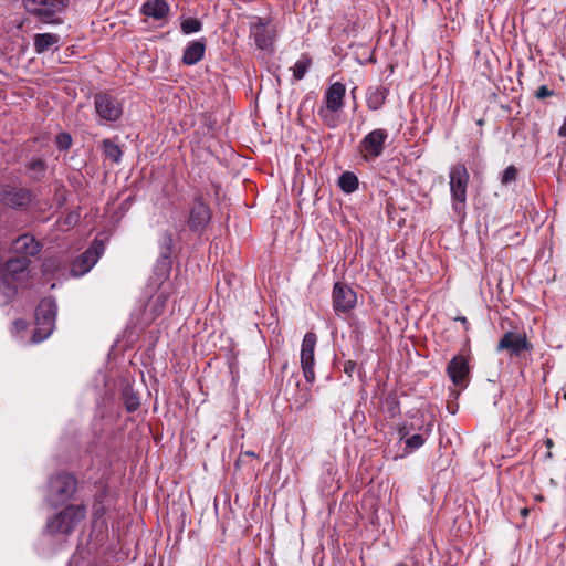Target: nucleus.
Masks as SVG:
<instances>
[{"label":"nucleus","mask_w":566,"mask_h":566,"mask_svg":"<svg viewBox=\"0 0 566 566\" xmlns=\"http://www.w3.org/2000/svg\"><path fill=\"white\" fill-rule=\"evenodd\" d=\"M449 179L452 210L459 220L462 221L465 217L467 190L470 180L465 165L458 163L451 166Z\"/></svg>","instance_id":"1"},{"label":"nucleus","mask_w":566,"mask_h":566,"mask_svg":"<svg viewBox=\"0 0 566 566\" xmlns=\"http://www.w3.org/2000/svg\"><path fill=\"white\" fill-rule=\"evenodd\" d=\"M27 169L30 172L32 180H41L46 171V163L42 158H34L28 165Z\"/></svg>","instance_id":"26"},{"label":"nucleus","mask_w":566,"mask_h":566,"mask_svg":"<svg viewBox=\"0 0 566 566\" xmlns=\"http://www.w3.org/2000/svg\"><path fill=\"white\" fill-rule=\"evenodd\" d=\"M180 29L184 34H191L199 32L202 29V23L197 18H187L181 21Z\"/></svg>","instance_id":"33"},{"label":"nucleus","mask_w":566,"mask_h":566,"mask_svg":"<svg viewBox=\"0 0 566 566\" xmlns=\"http://www.w3.org/2000/svg\"><path fill=\"white\" fill-rule=\"evenodd\" d=\"M388 132L384 128H377L368 133L359 143V153L366 159H375L382 155L385 143L388 139Z\"/></svg>","instance_id":"7"},{"label":"nucleus","mask_w":566,"mask_h":566,"mask_svg":"<svg viewBox=\"0 0 566 566\" xmlns=\"http://www.w3.org/2000/svg\"><path fill=\"white\" fill-rule=\"evenodd\" d=\"M311 64L312 59L308 55L303 54L292 67L294 78L297 81L302 80L307 73Z\"/></svg>","instance_id":"30"},{"label":"nucleus","mask_w":566,"mask_h":566,"mask_svg":"<svg viewBox=\"0 0 566 566\" xmlns=\"http://www.w3.org/2000/svg\"><path fill=\"white\" fill-rule=\"evenodd\" d=\"M19 284L0 273V304H8L17 294Z\"/></svg>","instance_id":"22"},{"label":"nucleus","mask_w":566,"mask_h":566,"mask_svg":"<svg viewBox=\"0 0 566 566\" xmlns=\"http://www.w3.org/2000/svg\"><path fill=\"white\" fill-rule=\"evenodd\" d=\"M211 219L210 208L202 198H196L189 212L188 227L191 231H201Z\"/></svg>","instance_id":"14"},{"label":"nucleus","mask_w":566,"mask_h":566,"mask_svg":"<svg viewBox=\"0 0 566 566\" xmlns=\"http://www.w3.org/2000/svg\"><path fill=\"white\" fill-rule=\"evenodd\" d=\"M30 259L11 258L0 269V273L20 284L28 275Z\"/></svg>","instance_id":"16"},{"label":"nucleus","mask_w":566,"mask_h":566,"mask_svg":"<svg viewBox=\"0 0 566 566\" xmlns=\"http://www.w3.org/2000/svg\"><path fill=\"white\" fill-rule=\"evenodd\" d=\"M159 256L171 258L174 238L170 231H163L159 235Z\"/></svg>","instance_id":"28"},{"label":"nucleus","mask_w":566,"mask_h":566,"mask_svg":"<svg viewBox=\"0 0 566 566\" xmlns=\"http://www.w3.org/2000/svg\"><path fill=\"white\" fill-rule=\"evenodd\" d=\"M103 251V242L94 240L91 247L73 261L71 265L72 275L82 276L86 274L95 265Z\"/></svg>","instance_id":"10"},{"label":"nucleus","mask_w":566,"mask_h":566,"mask_svg":"<svg viewBox=\"0 0 566 566\" xmlns=\"http://www.w3.org/2000/svg\"><path fill=\"white\" fill-rule=\"evenodd\" d=\"M12 249L20 258L29 259L40 252L41 244L33 235L22 234L13 241Z\"/></svg>","instance_id":"17"},{"label":"nucleus","mask_w":566,"mask_h":566,"mask_svg":"<svg viewBox=\"0 0 566 566\" xmlns=\"http://www.w3.org/2000/svg\"><path fill=\"white\" fill-rule=\"evenodd\" d=\"M77 480L65 472L57 473L49 480L46 501L52 506H59L71 500L76 492Z\"/></svg>","instance_id":"5"},{"label":"nucleus","mask_w":566,"mask_h":566,"mask_svg":"<svg viewBox=\"0 0 566 566\" xmlns=\"http://www.w3.org/2000/svg\"><path fill=\"white\" fill-rule=\"evenodd\" d=\"M517 177V169L514 166H509L504 169L501 178V182L506 185L512 181H515Z\"/></svg>","instance_id":"35"},{"label":"nucleus","mask_w":566,"mask_h":566,"mask_svg":"<svg viewBox=\"0 0 566 566\" xmlns=\"http://www.w3.org/2000/svg\"><path fill=\"white\" fill-rule=\"evenodd\" d=\"M346 87L343 83H333L325 93L326 109L331 112H338L344 106V97Z\"/></svg>","instance_id":"18"},{"label":"nucleus","mask_w":566,"mask_h":566,"mask_svg":"<svg viewBox=\"0 0 566 566\" xmlns=\"http://www.w3.org/2000/svg\"><path fill=\"white\" fill-rule=\"evenodd\" d=\"M356 293L348 285L336 282L333 287V307L336 313H347L355 307Z\"/></svg>","instance_id":"13"},{"label":"nucleus","mask_w":566,"mask_h":566,"mask_svg":"<svg viewBox=\"0 0 566 566\" xmlns=\"http://www.w3.org/2000/svg\"><path fill=\"white\" fill-rule=\"evenodd\" d=\"M356 367H357V364H356L355 361H353V360H347V361H345V364H344V373H345L346 375H348L349 377H352V375H353V373L355 371Z\"/></svg>","instance_id":"37"},{"label":"nucleus","mask_w":566,"mask_h":566,"mask_svg":"<svg viewBox=\"0 0 566 566\" xmlns=\"http://www.w3.org/2000/svg\"><path fill=\"white\" fill-rule=\"evenodd\" d=\"M544 444L546 446V448L548 450H552V448L554 447V441H553V439L547 438V439L544 440Z\"/></svg>","instance_id":"41"},{"label":"nucleus","mask_w":566,"mask_h":566,"mask_svg":"<svg viewBox=\"0 0 566 566\" xmlns=\"http://www.w3.org/2000/svg\"><path fill=\"white\" fill-rule=\"evenodd\" d=\"M389 90L382 85L370 86L367 90L366 103L370 111H378L385 104Z\"/></svg>","instance_id":"21"},{"label":"nucleus","mask_w":566,"mask_h":566,"mask_svg":"<svg viewBox=\"0 0 566 566\" xmlns=\"http://www.w3.org/2000/svg\"><path fill=\"white\" fill-rule=\"evenodd\" d=\"M102 144L105 157L114 163H119L123 156L120 147L111 139H104Z\"/></svg>","instance_id":"29"},{"label":"nucleus","mask_w":566,"mask_h":566,"mask_svg":"<svg viewBox=\"0 0 566 566\" xmlns=\"http://www.w3.org/2000/svg\"><path fill=\"white\" fill-rule=\"evenodd\" d=\"M55 144L60 150H67L72 145V137L67 133H60L55 138Z\"/></svg>","instance_id":"34"},{"label":"nucleus","mask_w":566,"mask_h":566,"mask_svg":"<svg viewBox=\"0 0 566 566\" xmlns=\"http://www.w3.org/2000/svg\"><path fill=\"white\" fill-rule=\"evenodd\" d=\"M243 457H251V458H255V457H256V454H255V452H253V451H245V452L241 453V454H240V457H239V459L235 461V467H237V468H240V465H241V463H242V458H243Z\"/></svg>","instance_id":"38"},{"label":"nucleus","mask_w":566,"mask_h":566,"mask_svg":"<svg viewBox=\"0 0 566 566\" xmlns=\"http://www.w3.org/2000/svg\"><path fill=\"white\" fill-rule=\"evenodd\" d=\"M32 198V192L29 189L0 185V202L10 208L24 209L29 207Z\"/></svg>","instance_id":"11"},{"label":"nucleus","mask_w":566,"mask_h":566,"mask_svg":"<svg viewBox=\"0 0 566 566\" xmlns=\"http://www.w3.org/2000/svg\"><path fill=\"white\" fill-rule=\"evenodd\" d=\"M532 344L527 340L524 333L509 331L499 340L497 352H507L511 358L520 357L523 353L531 352Z\"/></svg>","instance_id":"8"},{"label":"nucleus","mask_w":566,"mask_h":566,"mask_svg":"<svg viewBox=\"0 0 566 566\" xmlns=\"http://www.w3.org/2000/svg\"><path fill=\"white\" fill-rule=\"evenodd\" d=\"M554 95V91L549 90L546 85H542L535 92V96L538 99H544Z\"/></svg>","instance_id":"36"},{"label":"nucleus","mask_w":566,"mask_h":566,"mask_svg":"<svg viewBox=\"0 0 566 566\" xmlns=\"http://www.w3.org/2000/svg\"><path fill=\"white\" fill-rule=\"evenodd\" d=\"M399 434H400V439L405 441V439L408 438L409 428L407 426H401L399 428Z\"/></svg>","instance_id":"39"},{"label":"nucleus","mask_w":566,"mask_h":566,"mask_svg":"<svg viewBox=\"0 0 566 566\" xmlns=\"http://www.w3.org/2000/svg\"><path fill=\"white\" fill-rule=\"evenodd\" d=\"M470 373L468 358L462 355L454 356L447 366V374L458 387H467Z\"/></svg>","instance_id":"15"},{"label":"nucleus","mask_w":566,"mask_h":566,"mask_svg":"<svg viewBox=\"0 0 566 566\" xmlns=\"http://www.w3.org/2000/svg\"><path fill=\"white\" fill-rule=\"evenodd\" d=\"M84 517V506L69 505L63 511L48 520L45 532L52 536H67Z\"/></svg>","instance_id":"4"},{"label":"nucleus","mask_w":566,"mask_h":566,"mask_svg":"<svg viewBox=\"0 0 566 566\" xmlns=\"http://www.w3.org/2000/svg\"><path fill=\"white\" fill-rule=\"evenodd\" d=\"M123 400L125 408L128 412H134L140 407V399L139 397L133 391L132 388H125L123 390Z\"/></svg>","instance_id":"31"},{"label":"nucleus","mask_w":566,"mask_h":566,"mask_svg":"<svg viewBox=\"0 0 566 566\" xmlns=\"http://www.w3.org/2000/svg\"><path fill=\"white\" fill-rule=\"evenodd\" d=\"M430 432H431V429L429 427H427L423 430V432L416 433V434H412V436L406 438L405 439L406 451L409 453V452H412V451L421 448L424 444V442L427 441Z\"/></svg>","instance_id":"24"},{"label":"nucleus","mask_w":566,"mask_h":566,"mask_svg":"<svg viewBox=\"0 0 566 566\" xmlns=\"http://www.w3.org/2000/svg\"><path fill=\"white\" fill-rule=\"evenodd\" d=\"M70 0H23V7L28 13L43 23L61 24L60 14L67 8Z\"/></svg>","instance_id":"2"},{"label":"nucleus","mask_w":566,"mask_h":566,"mask_svg":"<svg viewBox=\"0 0 566 566\" xmlns=\"http://www.w3.org/2000/svg\"><path fill=\"white\" fill-rule=\"evenodd\" d=\"M558 135H559L560 137L566 138V116H565V119H564L563 125L560 126V128H559V130H558Z\"/></svg>","instance_id":"40"},{"label":"nucleus","mask_w":566,"mask_h":566,"mask_svg":"<svg viewBox=\"0 0 566 566\" xmlns=\"http://www.w3.org/2000/svg\"><path fill=\"white\" fill-rule=\"evenodd\" d=\"M168 301V295L166 293L158 294L150 303L149 311L151 313V319L158 317L163 314L166 304Z\"/></svg>","instance_id":"32"},{"label":"nucleus","mask_w":566,"mask_h":566,"mask_svg":"<svg viewBox=\"0 0 566 566\" xmlns=\"http://www.w3.org/2000/svg\"><path fill=\"white\" fill-rule=\"evenodd\" d=\"M169 10V4L165 0H146L140 7L142 14L155 20L165 19Z\"/></svg>","instance_id":"19"},{"label":"nucleus","mask_w":566,"mask_h":566,"mask_svg":"<svg viewBox=\"0 0 566 566\" xmlns=\"http://www.w3.org/2000/svg\"><path fill=\"white\" fill-rule=\"evenodd\" d=\"M57 305L54 298L44 297L35 308V328L32 336L33 343L46 339L55 328Z\"/></svg>","instance_id":"3"},{"label":"nucleus","mask_w":566,"mask_h":566,"mask_svg":"<svg viewBox=\"0 0 566 566\" xmlns=\"http://www.w3.org/2000/svg\"><path fill=\"white\" fill-rule=\"evenodd\" d=\"M552 458H553V453H552V451H551V450H548V451L546 452V459H552Z\"/></svg>","instance_id":"42"},{"label":"nucleus","mask_w":566,"mask_h":566,"mask_svg":"<svg viewBox=\"0 0 566 566\" xmlns=\"http://www.w3.org/2000/svg\"><path fill=\"white\" fill-rule=\"evenodd\" d=\"M205 40L191 41L184 50L182 63L186 65L197 64L205 55Z\"/></svg>","instance_id":"20"},{"label":"nucleus","mask_w":566,"mask_h":566,"mask_svg":"<svg viewBox=\"0 0 566 566\" xmlns=\"http://www.w3.org/2000/svg\"><path fill=\"white\" fill-rule=\"evenodd\" d=\"M172 266L171 258L168 256H158L154 273L163 283L170 274Z\"/></svg>","instance_id":"25"},{"label":"nucleus","mask_w":566,"mask_h":566,"mask_svg":"<svg viewBox=\"0 0 566 566\" xmlns=\"http://www.w3.org/2000/svg\"><path fill=\"white\" fill-rule=\"evenodd\" d=\"M459 321H461L463 324H468V319L465 317H460Z\"/></svg>","instance_id":"44"},{"label":"nucleus","mask_w":566,"mask_h":566,"mask_svg":"<svg viewBox=\"0 0 566 566\" xmlns=\"http://www.w3.org/2000/svg\"><path fill=\"white\" fill-rule=\"evenodd\" d=\"M316 342H317V337L312 332L306 333L303 338V342H302L301 366H302L304 378L307 382H314V380H315L314 350H315Z\"/></svg>","instance_id":"12"},{"label":"nucleus","mask_w":566,"mask_h":566,"mask_svg":"<svg viewBox=\"0 0 566 566\" xmlns=\"http://www.w3.org/2000/svg\"><path fill=\"white\" fill-rule=\"evenodd\" d=\"M95 112L102 120L116 122L123 114L122 104L107 93L94 95Z\"/></svg>","instance_id":"9"},{"label":"nucleus","mask_w":566,"mask_h":566,"mask_svg":"<svg viewBox=\"0 0 566 566\" xmlns=\"http://www.w3.org/2000/svg\"><path fill=\"white\" fill-rule=\"evenodd\" d=\"M250 22V38L260 50H272L276 35L275 27L268 18L254 17Z\"/></svg>","instance_id":"6"},{"label":"nucleus","mask_w":566,"mask_h":566,"mask_svg":"<svg viewBox=\"0 0 566 566\" xmlns=\"http://www.w3.org/2000/svg\"><path fill=\"white\" fill-rule=\"evenodd\" d=\"M521 514H522L523 516H526V515L528 514V509H523V510L521 511Z\"/></svg>","instance_id":"43"},{"label":"nucleus","mask_w":566,"mask_h":566,"mask_svg":"<svg viewBox=\"0 0 566 566\" xmlns=\"http://www.w3.org/2000/svg\"><path fill=\"white\" fill-rule=\"evenodd\" d=\"M340 189L346 193H352L358 188V178L350 171L343 172L338 179Z\"/></svg>","instance_id":"27"},{"label":"nucleus","mask_w":566,"mask_h":566,"mask_svg":"<svg viewBox=\"0 0 566 566\" xmlns=\"http://www.w3.org/2000/svg\"><path fill=\"white\" fill-rule=\"evenodd\" d=\"M59 39V35L54 33H38L34 35V51L38 54H42L56 44Z\"/></svg>","instance_id":"23"}]
</instances>
